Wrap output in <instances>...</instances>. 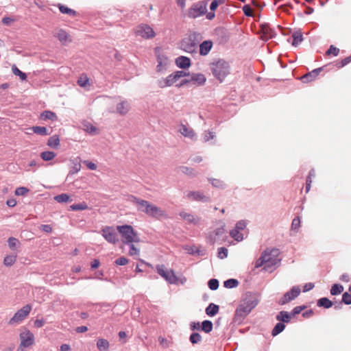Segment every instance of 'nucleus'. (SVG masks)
Returning a JSON list of instances; mask_svg holds the SVG:
<instances>
[{"instance_id":"nucleus-1","label":"nucleus","mask_w":351,"mask_h":351,"mask_svg":"<svg viewBox=\"0 0 351 351\" xmlns=\"http://www.w3.org/2000/svg\"><path fill=\"white\" fill-rule=\"evenodd\" d=\"M210 69L213 76L220 82H222L230 73L229 64L223 59L212 62L210 64Z\"/></svg>"},{"instance_id":"nucleus-2","label":"nucleus","mask_w":351,"mask_h":351,"mask_svg":"<svg viewBox=\"0 0 351 351\" xmlns=\"http://www.w3.org/2000/svg\"><path fill=\"white\" fill-rule=\"evenodd\" d=\"M117 231L121 236V241L124 244H130V243H138L140 238L137 232L130 225H121L117 226Z\"/></svg>"},{"instance_id":"nucleus-3","label":"nucleus","mask_w":351,"mask_h":351,"mask_svg":"<svg viewBox=\"0 0 351 351\" xmlns=\"http://www.w3.org/2000/svg\"><path fill=\"white\" fill-rule=\"evenodd\" d=\"M206 5L207 4L204 1L193 3L188 10L187 17L189 19H196L206 14L207 12Z\"/></svg>"},{"instance_id":"nucleus-4","label":"nucleus","mask_w":351,"mask_h":351,"mask_svg":"<svg viewBox=\"0 0 351 351\" xmlns=\"http://www.w3.org/2000/svg\"><path fill=\"white\" fill-rule=\"evenodd\" d=\"M200 38L201 35L198 32H195L191 34L186 40H183L182 42V47L183 50L188 53L194 52Z\"/></svg>"},{"instance_id":"nucleus-5","label":"nucleus","mask_w":351,"mask_h":351,"mask_svg":"<svg viewBox=\"0 0 351 351\" xmlns=\"http://www.w3.org/2000/svg\"><path fill=\"white\" fill-rule=\"evenodd\" d=\"M328 72V65L313 69V71L308 72L300 77V80L303 83H308L314 81L318 77L319 75L322 76L324 75Z\"/></svg>"},{"instance_id":"nucleus-6","label":"nucleus","mask_w":351,"mask_h":351,"mask_svg":"<svg viewBox=\"0 0 351 351\" xmlns=\"http://www.w3.org/2000/svg\"><path fill=\"white\" fill-rule=\"evenodd\" d=\"M157 273L169 284H176L178 278L172 269L168 270L164 265H156Z\"/></svg>"},{"instance_id":"nucleus-7","label":"nucleus","mask_w":351,"mask_h":351,"mask_svg":"<svg viewBox=\"0 0 351 351\" xmlns=\"http://www.w3.org/2000/svg\"><path fill=\"white\" fill-rule=\"evenodd\" d=\"M301 289L299 286H293L291 289L286 292L280 299L278 304L285 305L295 299L300 293Z\"/></svg>"},{"instance_id":"nucleus-8","label":"nucleus","mask_w":351,"mask_h":351,"mask_svg":"<svg viewBox=\"0 0 351 351\" xmlns=\"http://www.w3.org/2000/svg\"><path fill=\"white\" fill-rule=\"evenodd\" d=\"M32 307L29 304L24 306L23 308L17 311L14 316L10 319L9 324L21 322L29 313Z\"/></svg>"},{"instance_id":"nucleus-9","label":"nucleus","mask_w":351,"mask_h":351,"mask_svg":"<svg viewBox=\"0 0 351 351\" xmlns=\"http://www.w3.org/2000/svg\"><path fill=\"white\" fill-rule=\"evenodd\" d=\"M258 302L259 300L256 294L247 293L240 303L252 311L258 305Z\"/></svg>"},{"instance_id":"nucleus-10","label":"nucleus","mask_w":351,"mask_h":351,"mask_svg":"<svg viewBox=\"0 0 351 351\" xmlns=\"http://www.w3.org/2000/svg\"><path fill=\"white\" fill-rule=\"evenodd\" d=\"M102 236L110 243L116 244L119 241L117 234L112 226H106L101 230Z\"/></svg>"},{"instance_id":"nucleus-11","label":"nucleus","mask_w":351,"mask_h":351,"mask_svg":"<svg viewBox=\"0 0 351 351\" xmlns=\"http://www.w3.org/2000/svg\"><path fill=\"white\" fill-rule=\"evenodd\" d=\"M250 312V310L240 303L234 312V322L241 324Z\"/></svg>"},{"instance_id":"nucleus-12","label":"nucleus","mask_w":351,"mask_h":351,"mask_svg":"<svg viewBox=\"0 0 351 351\" xmlns=\"http://www.w3.org/2000/svg\"><path fill=\"white\" fill-rule=\"evenodd\" d=\"M136 34L143 38L149 39L154 37L155 33L153 29L148 25H140L136 29Z\"/></svg>"},{"instance_id":"nucleus-13","label":"nucleus","mask_w":351,"mask_h":351,"mask_svg":"<svg viewBox=\"0 0 351 351\" xmlns=\"http://www.w3.org/2000/svg\"><path fill=\"white\" fill-rule=\"evenodd\" d=\"M277 250H273L271 252H268V250H265L261 255V256L258 258V260L256 261L255 263V268H259L262 267L265 263H271L274 265L272 261L271 254V252H276Z\"/></svg>"},{"instance_id":"nucleus-14","label":"nucleus","mask_w":351,"mask_h":351,"mask_svg":"<svg viewBox=\"0 0 351 351\" xmlns=\"http://www.w3.org/2000/svg\"><path fill=\"white\" fill-rule=\"evenodd\" d=\"M179 80L176 71L170 74L165 78H161L158 81V85L160 88H165L172 86L175 82Z\"/></svg>"},{"instance_id":"nucleus-15","label":"nucleus","mask_w":351,"mask_h":351,"mask_svg":"<svg viewBox=\"0 0 351 351\" xmlns=\"http://www.w3.org/2000/svg\"><path fill=\"white\" fill-rule=\"evenodd\" d=\"M21 346L27 348L34 343V336L32 332L27 330L26 332L20 334Z\"/></svg>"},{"instance_id":"nucleus-16","label":"nucleus","mask_w":351,"mask_h":351,"mask_svg":"<svg viewBox=\"0 0 351 351\" xmlns=\"http://www.w3.org/2000/svg\"><path fill=\"white\" fill-rule=\"evenodd\" d=\"M128 200L133 203L134 204L137 205V209L139 211L141 212H145V210L149 206V204H150L148 201L139 199L134 195H130L128 197Z\"/></svg>"},{"instance_id":"nucleus-17","label":"nucleus","mask_w":351,"mask_h":351,"mask_svg":"<svg viewBox=\"0 0 351 351\" xmlns=\"http://www.w3.org/2000/svg\"><path fill=\"white\" fill-rule=\"evenodd\" d=\"M188 198L201 202H210V198L208 196L205 195L202 191H190L187 194Z\"/></svg>"},{"instance_id":"nucleus-18","label":"nucleus","mask_w":351,"mask_h":351,"mask_svg":"<svg viewBox=\"0 0 351 351\" xmlns=\"http://www.w3.org/2000/svg\"><path fill=\"white\" fill-rule=\"evenodd\" d=\"M184 250L186 251V252L193 256H204L206 255V250L205 249H201L195 245H186L184 246Z\"/></svg>"},{"instance_id":"nucleus-19","label":"nucleus","mask_w":351,"mask_h":351,"mask_svg":"<svg viewBox=\"0 0 351 351\" xmlns=\"http://www.w3.org/2000/svg\"><path fill=\"white\" fill-rule=\"evenodd\" d=\"M155 53L156 55V59H157V71H160L162 69V67L167 64L168 60L167 58L163 55L160 53V49L158 47H156L155 49Z\"/></svg>"},{"instance_id":"nucleus-20","label":"nucleus","mask_w":351,"mask_h":351,"mask_svg":"<svg viewBox=\"0 0 351 351\" xmlns=\"http://www.w3.org/2000/svg\"><path fill=\"white\" fill-rule=\"evenodd\" d=\"M145 213L152 217L158 218L163 215V211L158 206L149 204Z\"/></svg>"},{"instance_id":"nucleus-21","label":"nucleus","mask_w":351,"mask_h":351,"mask_svg":"<svg viewBox=\"0 0 351 351\" xmlns=\"http://www.w3.org/2000/svg\"><path fill=\"white\" fill-rule=\"evenodd\" d=\"M175 62L176 66L182 69H189L191 64V59L184 56L178 57Z\"/></svg>"},{"instance_id":"nucleus-22","label":"nucleus","mask_w":351,"mask_h":351,"mask_svg":"<svg viewBox=\"0 0 351 351\" xmlns=\"http://www.w3.org/2000/svg\"><path fill=\"white\" fill-rule=\"evenodd\" d=\"M213 46V41L206 40L199 44V54L205 56L208 54Z\"/></svg>"},{"instance_id":"nucleus-23","label":"nucleus","mask_w":351,"mask_h":351,"mask_svg":"<svg viewBox=\"0 0 351 351\" xmlns=\"http://www.w3.org/2000/svg\"><path fill=\"white\" fill-rule=\"evenodd\" d=\"M291 316L288 311H281L276 316V320L285 324H288L291 322Z\"/></svg>"},{"instance_id":"nucleus-24","label":"nucleus","mask_w":351,"mask_h":351,"mask_svg":"<svg viewBox=\"0 0 351 351\" xmlns=\"http://www.w3.org/2000/svg\"><path fill=\"white\" fill-rule=\"evenodd\" d=\"M261 29L263 34V36L266 40L271 38L274 37L275 34L274 31L269 27V25L267 23H263L261 25Z\"/></svg>"},{"instance_id":"nucleus-25","label":"nucleus","mask_w":351,"mask_h":351,"mask_svg":"<svg viewBox=\"0 0 351 351\" xmlns=\"http://www.w3.org/2000/svg\"><path fill=\"white\" fill-rule=\"evenodd\" d=\"M291 38L293 39L291 45L293 47L298 46L304 39L302 33L300 30L293 32L291 35Z\"/></svg>"},{"instance_id":"nucleus-26","label":"nucleus","mask_w":351,"mask_h":351,"mask_svg":"<svg viewBox=\"0 0 351 351\" xmlns=\"http://www.w3.org/2000/svg\"><path fill=\"white\" fill-rule=\"evenodd\" d=\"M179 132L185 137L193 138L195 136V133L192 128L187 127L185 125L182 124L180 127Z\"/></svg>"},{"instance_id":"nucleus-27","label":"nucleus","mask_w":351,"mask_h":351,"mask_svg":"<svg viewBox=\"0 0 351 351\" xmlns=\"http://www.w3.org/2000/svg\"><path fill=\"white\" fill-rule=\"evenodd\" d=\"M190 80L193 84H197L198 85H203L206 82V77L202 73H193L191 77Z\"/></svg>"},{"instance_id":"nucleus-28","label":"nucleus","mask_w":351,"mask_h":351,"mask_svg":"<svg viewBox=\"0 0 351 351\" xmlns=\"http://www.w3.org/2000/svg\"><path fill=\"white\" fill-rule=\"evenodd\" d=\"M219 310V306L214 303H210L206 308L205 312L209 317H213L216 315Z\"/></svg>"},{"instance_id":"nucleus-29","label":"nucleus","mask_w":351,"mask_h":351,"mask_svg":"<svg viewBox=\"0 0 351 351\" xmlns=\"http://www.w3.org/2000/svg\"><path fill=\"white\" fill-rule=\"evenodd\" d=\"M179 215L180 216V217L182 219H184L189 223H193V224L197 223V220L196 219L195 216L191 213H187L184 211H181L179 213Z\"/></svg>"},{"instance_id":"nucleus-30","label":"nucleus","mask_w":351,"mask_h":351,"mask_svg":"<svg viewBox=\"0 0 351 351\" xmlns=\"http://www.w3.org/2000/svg\"><path fill=\"white\" fill-rule=\"evenodd\" d=\"M40 119L43 121H54L57 120L58 117L55 112L51 110H45L40 114Z\"/></svg>"},{"instance_id":"nucleus-31","label":"nucleus","mask_w":351,"mask_h":351,"mask_svg":"<svg viewBox=\"0 0 351 351\" xmlns=\"http://www.w3.org/2000/svg\"><path fill=\"white\" fill-rule=\"evenodd\" d=\"M200 330L203 331L206 333H209L213 330V322L210 320L206 319L204 320L200 325Z\"/></svg>"},{"instance_id":"nucleus-32","label":"nucleus","mask_w":351,"mask_h":351,"mask_svg":"<svg viewBox=\"0 0 351 351\" xmlns=\"http://www.w3.org/2000/svg\"><path fill=\"white\" fill-rule=\"evenodd\" d=\"M109 346L108 341L105 339H99L97 341V348L99 351H108Z\"/></svg>"},{"instance_id":"nucleus-33","label":"nucleus","mask_w":351,"mask_h":351,"mask_svg":"<svg viewBox=\"0 0 351 351\" xmlns=\"http://www.w3.org/2000/svg\"><path fill=\"white\" fill-rule=\"evenodd\" d=\"M58 8L61 13L68 14L71 16H77V12L73 9L68 8L67 6L62 4H58Z\"/></svg>"},{"instance_id":"nucleus-34","label":"nucleus","mask_w":351,"mask_h":351,"mask_svg":"<svg viewBox=\"0 0 351 351\" xmlns=\"http://www.w3.org/2000/svg\"><path fill=\"white\" fill-rule=\"evenodd\" d=\"M285 324L278 322L277 324H276V325L273 328V329L271 330V335L273 337L277 336L278 335L281 333L285 330Z\"/></svg>"},{"instance_id":"nucleus-35","label":"nucleus","mask_w":351,"mask_h":351,"mask_svg":"<svg viewBox=\"0 0 351 351\" xmlns=\"http://www.w3.org/2000/svg\"><path fill=\"white\" fill-rule=\"evenodd\" d=\"M32 130L35 134L41 136H47L50 134V133L48 132V130L44 126H33L32 128Z\"/></svg>"},{"instance_id":"nucleus-36","label":"nucleus","mask_w":351,"mask_h":351,"mask_svg":"<svg viewBox=\"0 0 351 351\" xmlns=\"http://www.w3.org/2000/svg\"><path fill=\"white\" fill-rule=\"evenodd\" d=\"M60 145V138L58 135L51 136L47 141V145L52 148H57Z\"/></svg>"},{"instance_id":"nucleus-37","label":"nucleus","mask_w":351,"mask_h":351,"mask_svg":"<svg viewBox=\"0 0 351 351\" xmlns=\"http://www.w3.org/2000/svg\"><path fill=\"white\" fill-rule=\"evenodd\" d=\"M202 340V337L199 332H193L189 336V341L193 344H197Z\"/></svg>"},{"instance_id":"nucleus-38","label":"nucleus","mask_w":351,"mask_h":351,"mask_svg":"<svg viewBox=\"0 0 351 351\" xmlns=\"http://www.w3.org/2000/svg\"><path fill=\"white\" fill-rule=\"evenodd\" d=\"M12 71L14 75L19 76L22 81H24L27 79L26 73L21 71L15 64L12 66Z\"/></svg>"},{"instance_id":"nucleus-39","label":"nucleus","mask_w":351,"mask_h":351,"mask_svg":"<svg viewBox=\"0 0 351 351\" xmlns=\"http://www.w3.org/2000/svg\"><path fill=\"white\" fill-rule=\"evenodd\" d=\"M128 104L126 101H122L117 104V110L121 114H125L128 111Z\"/></svg>"},{"instance_id":"nucleus-40","label":"nucleus","mask_w":351,"mask_h":351,"mask_svg":"<svg viewBox=\"0 0 351 351\" xmlns=\"http://www.w3.org/2000/svg\"><path fill=\"white\" fill-rule=\"evenodd\" d=\"M56 156V153L51 151H45L40 154L41 158L45 161L51 160Z\"/></svg>"},{"instance_id":"nucleus-41","label":"nucleus","mask_w":351,"mask_h":351,"mask_svg":"<svg viewBox=\"0 0 351 351\" xmlns=\"http://www.w3.org/2000/svg\"><path fill=\"white\" fill-rule=\"evenodd\" d=\"M239 285V281L234 278H230L223 282L224 287L227 289L235 288Z\"/></svg>"},{"instance_id":"nucleus-42","label":"nucleus","mask_w":351,"mask_h":351,"mask_svg":"<svg viewBox=\"0 0 351 351\" xmlns=\"http://www.w3.org/2000/svg\"><path fill=\"white\" fill-rule=\"evenodd\" d=\"M239 231L236 228L230 231V237L237 241H241L243 239V234L240 233Z\"/></svg>"},{"instance_id":"nucleus-43","label":"nucleus","mask_w":351,"mask_h":351,"mask_svg":"<svg viewBox=\"0 0 351 351\" xmlns=\"http://www.w3.org/2000/svg\"><path fill=\"white\" fill-rule=\"evenodd\" d=\"M208 180L210 181L213 186L215 188L220 189H223L226 188V184L222 180L215 178H209Z\"/></svg>"},{"instance_id":"nucleus-44","label":"nucleus","mask_w":351,"mask_h":351,"mask_svg":"<svg viewBox=\"0 0 351 351\" xmlns=\"http://www.w3.org/2000/svg\"><path fill=\"white\" fill-rule=\"evenodd\" d=\"M73 167H71L69 174H75L79 172L81 169V165L78 160V158H76L72 161Z\"/></svg>"},{"instance_id":"nucleus-45","label":"nucleus","mask_w":351,"mask_h":351,"mask_svg":"<svg viewBox=\"0 0 351 351\" xmlns=\"http://www.w3.org/2000/svg\"><path fill=\"white\" fill-rule=\"evenodd\" d=\"M54 199L58 203H65L70 199V196L66 193H62L56 195Z\"/></svg>"},{"instance_id":"nucleus-46","label":"nucleus","mask_w":351,"mask_h":351,"mask_svg":"<svg viewBox=\"0 0 351 351\" xmlns=\"http://www.w3.org/2000/svg\"><path fill=\"white\" fill-rule=\"evenodd\" d=\"M56 37L62 43H66L68 38V34L63 29H60L57 33Z\"/></svg>"},{"instance_id":"nucleus-47","label":"nucleus","mask_w":351,"mask_h":351,"mask_svg":"<svg viewBox=\"0 0 351 351\" xmlns=\"http://www.w3.org/2000/svg\"><path fill=\"white\" fill-rule=\"evenodd\" d=\"M208 286L210 290L215 291L219 288V280L216 278H211L208 282Z\"/></svg>"},{"instance_id":"nucleus-48","label":"nucleus","mask_w":351,"mask_h":351,"mask_svg":"<svg viewBox=\"0 0 351 351\" xmlns=\"http://www.w3.org/2000/svg\"><path fill=\"white\" fill-rule=\"evenodd\" d=\"M317 305L319 307L329 308V298L324 297L317 300Z\"/></svg>"},{"instance_id":"nucleus-49","label":"nucleus","mask_w":351,"mask_h":351,"mask_svg":"<svg viewBox=\"0 0 351 351\" xmlns=\"http://www.w3.org/2000/svg\"><path fill=\"white\" fill-rule=\"evenodd\" d=\"M72 210H84L88 208V205L85 202L74 204L70 206Z\"/></svg>"},{"instance_id":"nucleus-50","label":"nucleus","mask_w":351,"mask_h":351,"mask_svg":"<svg viewBox=\"0 0 351 351\" xmlns=\"http://www.w3.org/2000/svg\"><path fill=\"white\" fill-rule=\"evenodd\" d=\"M343 291V287L339 284H335L330 289V294L337 295L341 293Z\"/></svg>"},{"instance_id":"nucleus-51","label":"nucleus","mask_w":351,"mask_h":351,"mask_svg":"<svg viewBox=\"0 0 351 351\" xmlns=\"http://www.w3.org/2000/svg\"><path fill=\"white\" fill-rule=\"evenodd\" d=\"M228 250L225 247H219L217 250V256L220 259H223L228 256Z\"/></svg>"},{"instance_id":"nucleus-52","label":"nucleus","mask_w":351,"mask_h":351,"mask_svg":"<svg viewBox=\"0 0 351 351\" xmlns=\"http://www.w3.org/2000/svg\"><path fill=\"white\" fill-rule=\"evenodd\" d=\"M16 261V256L14 255H8L4 258L3 263L6 266L12 265Z\"/></svg>"},{"instance_id":"nucleus-53","label":"nucleus","mask_w":351,"mask_h":351,"mask_svg":"<svg viewBox=\"0 0 351 351\" xmlns=\"http://www.w3.org/2000/svg\"><path fill=\"white\" fill-rule=\"evenodd\" d=\"M351 62V56L343 59L341 62H336L334 64L337 69H340Z\"/></svg>"},{"instance_id":"nucleus-54","label":"nucleus","mask_w":351,"mask_h":351,"mask_svg":"<svg viewBox=\"0 0 351 351\" xmlns=\"http://www.w3.org/2000/svg\"><path fill=\"white\" fill-rule=\"evenodd\" d=\"M304 308H306V306L304 305L303 306H297L295 308H293L291 312H289L291 317H294L295 315L300 314Z\"/></svg>"},{"instance_id":"nucleus-55","label":"nucleus","mask_w":351,"mask_h":351,"mask_svg":"<svg viewBox=\"0 0 351 351\" xmlns=\"http://www.w3.org/2000/svg\"><path fill=\"white\" fill-rule=\"evenodd\" d=\"M300 223L301 221L300 217H295L291 223V230L294 231H298L300 227Z\"/></svg>"},{"instance_id":"nucleus-56","label":"nucleus","mask_w":351,"mask_h":351,"mask_svg":"<svg viewBox=\"0 0 351 351\" xmlns=\"http://www.w3.org/2000/svg\"><path fill=\"white\" fill-rule=\"evenodd\" d=\"M19 243V241L17 239L14 237H10L8 240V245L9 247L14 250H15L16 245Z\"/></svg>"},{"instance_id":"nucleus-57","label":"nucleus","mask_w":351,"mask_h":351,"mask_svg":"<svg viewBox=\"0 0 351 351\" xmlns=\"http://www.w3.org/2000/svg\"><path fill=\"white\" fill-rule=\"evenodd\" d=\"M77 84H78L80 87H83V88H84V87H86V85L88 84V82H89V80H88V78L86 75H84V76L82 75V76H80V77L78 78V80H77Z\"/></svg>"},{"instance_id":"nucleus-58","label":"nucleus","mask_w":351,"mask_h":351,"mask_svg":"<svg viewBox=\"0 0 351 351\" xmlns=\"http://www.w3.org/2000/svg\"><path fill=\"white\" fill-rule=\"evenodd\" d=\"M127 245L129 246L130 248L129 254L130 256L139 254L140 250L134 246V243H130V244Z\"/></svg>"},{"instance_id":"nucleus-59","label":"nucleus","mask_w":351,"mask_h":351,"mask_svg":"<svg viewBox=\"0 0 351 351\" xmlns=\"http://www.w3.org/2000/svg\"><path fill=\"white\" fill-rule=\"evenodd\" d=\"M29 189L27 187L25 186H20L18 187L15 190V195H25L28 192Z\"/></svg>"},{"instance_id":"nucleus-60","label":"nucleus","mask_w":351,"mask_h":351,"mask_svg":"<svg viewBox=\"0 0 351 351\" xmlns=\"http://www.w3.org/2000/svg\"><path fill=\"white\" fill-rule=\"evenodd\" d=\"M215 136V132L211 131H205L204 133L203 139L204 142H207L209 140L214 138Z\"/></svg>"},{"instance_id":"nucleus-61","label":"nucleus","mask_w":351,"mask_h":351,"mask_svg":"<svg viewBox=\"0 0 351 351\" xmlns=\"http://www.w3.org/2000/svg\"><path fill=\"white\" fill-rule=\"evenodd\" d=\"M243 12L246 16H253L252 10L251 7L248 4H245L243 6Z\"/></svg>"},{"instance_id":"nucleus-62","label":"nucleus","mask_w":351,"mask_h":351,"mask_svg":"<svg viewBox=\"0 0 351 351\" xmlns=\"http://www.w3.org/2000/svg\"><path fill=\"white\" fill-rule=\"evenodd\" d=\"M84 126L85 127V130L91 134H94L97 130L96 127L93 126L92 124L89 123L84 124Z\"/></svg>"},{"instance_id":"nucleus-63","label":"nucleus","mask_w":351,"mask_h":351,"mask_svg":"<svg viewBox=\"0 0 351 351\" xmlns=\"http://www.w3.org/2000/svg\"><path fill=\"white\" fill-rule=\"evenodd\" d=\"M180 170L182 173L186 174L188 176L194 175L193 169L189 168L188 167L182 166L180 167Z\"/></svg>"},{"instance_id":"nucleus-64","label":"nucleus","mask_w":351,"mask_h":351,"mask_svg":"<svg viewBox=\"0 0 351 351\" xmlns=\"http://www.w3.org/2000/svg\"><path fill=\"white\" fill-rule=\"evenodd\" d=\"M342 301L346 304H351V293L345 292L342 295Z\"/></svg>"}]
</instances>
